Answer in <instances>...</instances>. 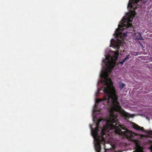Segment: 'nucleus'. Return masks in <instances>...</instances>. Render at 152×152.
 <instances>
[{
  "mask_svg": "<svg viewBox=\"0 0 152 152\" xmlns=\"http://www.w3.org/2000/svg\"><path fill=\"white\" fill-rule=\"evenodd\" d=\"M132 126L133 128L138 131H143L147 133L148 134H152V132L150 131H147L144 130L143 127L139 126L135 123H132Z\"/></svg>",
  "mask_w": 152,
  "mask_h": 152,
  "instance_id": "3",
  "label": "nucleus"
},
{
  "mask_svg": "<svg viewBox=\"0 0 152 152\" xmlns=\"http://www.w3.org/2000/svg\"><path fill=\"white\" fill-rule=\"evenodd\" d=\"M99 89H98V91L97 92H96V96H97L98 94H99Z\"/></svg>",
  "mask_w": 152,
  "mask_h": 152,
  "instance_id": "7",
  "label": "nucleus"
},
{
  "mask_svg": "<svg viewBox=\"0 0 152 152\" xmlns=\"http://www.w3.org/2000/svg\"><path fill=\"white\" fill-rule=\"evenodd\" d=\"M129 59L128 57V56L126 57L122 61L120 62L119 63L121 64H123L124 62H125L127 60H128Z\"/></svg>",
  "mask_w": 152,
  "mask_h": 152,
  "instance_id": "6",
  "label": "nucleus"
},
{
  "mask_svg": "<svg viewBox=\"0 0 152 152\" xmlns=\"http://www.w3.org/2000/svg\"><path fill=\"white\" fill-rule=\"evenodd\" d=\"M141 0H129L128 5V8L130 10V13L126 14V16L124 17L120 22V24L118 25V28L115 31L114 34L116 37L115 40L112 39L110 42V47H112L116 49L117 50L119 49L121 45H123V39L126 37V33H122L121 31L125 29H128V30L130 31L132 28V25L129 23L132 22L133 19V16L135 15V12L131 9H135L137 6L140 5V2Z\"/></svg>",
  "mask_w": 152,
  "mask_h": 152,
  "instance_id": "2",
  "label": "nucleus"
},
{
  "mask_svg": "<svg viewBox=\"0 0 152 152\" xmlns=\"http://www.w3.org/2000/svg\"><path fill=\"white\" fill-rule=\"evenodd\" d=\"M135 143L136 148L135 151L133 152H143L142 148L139 145V142L137 141H135Z\"/></svg>",
  "mask_w": 152,
  "mask_h": 152,
  "instance_id": "4",
  "label": "nucleus"
},
{
  "mask_svg": "<svg viewBox=\"0 0 152 152\" xmlns=\"http://www.w3.org/2000/svg\"><path fill=\"white\" fill-rule=\"evenodd\" d=\"M139 39L140 40H142V37H141Z\"/></svg>",
  "mask_w": 152,
  "mask_h": 152,
  "instance_id": "8",
  "label": "nucleus"
},
{
  "mask_svg": "<svg viewBox=\"0 0 152 152\" xmlns=\"http://www.w3.org/2000/svg\"><path fill=\"white\" fill-rule=\"evenodd\" d=\"M110 75H100L102 78L100 83L102 84V88L105 94L103 99H95V104L93 110V114L98 111L97 107L99 102L104 101L105 105H108L110 107V115L106 119H100L95 121L94 117L93 121L96 126L95 129H93L91 127L92 135L95 141V147L96 152H101L100 144H104L108 136H113L117 134L130 138L134 135L131 131L127 129L124 126L118 123L117 114L119 112L125 117H130L129 114L121 109L118 101V97L116 94L111 80ZM99 82H98L99 84Z\"/></svg>",
  "mask_w": 152,
  "mask_h": 152,
  "instance_id": "1",
  "label": "nucleus"
},
{
  "mask_svg": "<svg viewBox=\"0 0 152 152\" xmlns=\"http://www.w3.org/2000/svg\"><path fill=\"white\" fill-rule=\"evenodd\" d=\"M125 85V84L122 83H119V86L120 89H122L124 87Z\"/></svg>",
  "mask_w": 152,
  "mask_h": 152,
  "instance_id": "5",
  "label": "nucleus"
}]
</instances>
